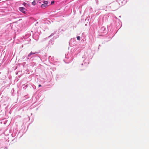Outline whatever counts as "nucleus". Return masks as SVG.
<instances>
[{
	"label": "nucleus",
	"mask_w": 149,
	"mask_h": 149,
	"mask_svg": "<svg viewBox=\"0 0 149 149\" xmlns=\"http://www.w3.org/2000/svg\"><path fill=\"white\" fill-rule=\"evenodd\" d=\"M19 10L23 12L24 13L25 12V9L24 8L20 7L19 8Z\"/></svg>",
	"instance_id": "nucleus-1"
},
{
	"label": "nucleus",
	"mask_w": 149,
	"mask_h": 149,
	"mask_svg": "<svg viewBox=\"0 0 149 149\" xmlns=\"http://www.w3.org/2000/svg\"><path fill=\"white\" fill-rule=\"evenodd\" d=\"M35 54V53L31 52L30 53H29L28 55L27 58L28 59H29V58L31 57V55L33 54Z\"/></svg>",
	"instance_id": "nucleus-2"
},
{
	"label": "nucleus",
	"mask_w": 149,
	"mask_h": 149,
	"mask_svg": "<svg viewBox=\"0 0 149 149\" xmlns=\"http://www.w3.org/2000/svg\"><path fill=\"white\" fill-rule=\"evenodd\" d=\"M87 54H84V55H83L82 57V58L84 59H86L87 58Z\"/></svg>",
	"instance_id": "nucleus-3"
},
{
	"label": "nucleus",
	"mask_w": 149,
	"mask_h": 149,
	"mask_svg": "<svg viewBox=\"0 0 149 149\" xmlns=\"http://www.w3.org/2000/svg\"><path fill=\"white\" fill-rule=\"evenodd\" d=\"M47 6V4H42L41 5V6L42 8H44L45 7H46Z\"/></svg>",
	"instance_id": "nucleus-4"
},
{
	"label": "nucleus",
	"mask_w": 149,
	"mask_h": 149,
	"mask_svg": "<svg viewBox=\"0 0 149 149\" xmlns=\"http://www.w3.org/2000/svg\"><path fill=\"white\" fill-rule=\"evenodd\" d=\"M36 1L35 0H34L32 3V5L35 6L36 4Z\"/></svg>",
	"instance_id": "nucleus-5"
},
{
	"label": "nucleus",
	"mask_w": 149,
	"mask_h": 149,
	"mask_svg": "<svg viewBox=\"0 0 149 149\" xmlns=\"http://www.w3.org/2000/svg\"><path fill=\"white\" fill-rule=\"evenodd\" d=\"M43 3L44 4H47L48 3V2L47 1H44L43 2Z\"/></svg>",
	"instance_id": "nucleus-6"
},
{
	"label": "nucleus",
	"mask_w": 149,
	"mask_h": 149,
	"mask_svg": "<svg viewBox=\"0 0 149 149\" xmlns=\"http://www.w3.org/2000/svg\"><path fill=\"white\" fill-rule=\"evenodd\" d=\"M77 39L79 40H80V37L79 36H78L77 37Z\"/></svg>",
	"instance_id": "nucleus-7"
},
{
	"label": "nucleus",
	"mask_w": 149,
	"mask_h": 149,
	"mask_svg": "<svg viewBox=\"0 0 149 149\" xmlns=\"http://www.w3.org/2000/svg\"><path fill=\"white\" fill-rule=\"evenodd\" d=\"M101 29L102 30H105V29L104 27H102L101 28Z\"/></svg>",
	"instance_id": "nucleus-8"
},
{
	"label": "nucleus",
	"mask_w": 149,
	"mask_h": 149,
	"mask_svg": "<svg viewBox=\"0 0 149 149\" xmlns=\"http://www.w3.org/2000/svg\"><path fill=\"white\" fill-rule=\"evenodd\" d=\"M23 5H24V6H26V5H27V3H23Z\"/></svg>",
	"instance_id": "nucleus-9"
},
{
	"label": "nucleus",
	"mask_w": 149,
	"mask_h": 149,
	"mask_svg": "<svg viewBox=\"0 0 149 149\" xmlns=\"http://www.w3.org/2000/svg\"><path fill=\"white\" fill-rule=\"evenodd\" d=\"M37 1V2H38V3H41L40 1V0H39V1Z\"/></svg>",
	"instance_id": "nucleus-10"
},
{
	"label": "nucleus",
	"mask_w": 149,
	"mask_h": 149,
	"mask_svg": "<svg viewBox=\"0 0 149 149\" xmlns=\"http://www.w3.org/2000/svg\"><path fill=\"white\" fill-rule=\"evenodd\" d=\"M54 1H52V2H51V3L52 4L53 3H54Z\"/></svg>",
	"instance_id": "nucleus-11"
},
{
	"label": "nucleus",
	"mask_w": 149,
	"mask_h": 149,
	"mask_svg": "<svg viewBox=\"0 0 149 149\" xmlns=\"http://www.w3.org/2000/svg\"><path fill=\"white\" fill-rule=\"evenodd\" d=\"M41 86V85L40 84H39L38 86L39 87H40Z\"/></svg>",
	"instance_id": "nucleus-12"
},
{
	"label": "nucleus",
	"mask_w": 149,
	"mask_h": 149,
	"mask_svg": "<svg viewBox=\"0 0 149 149\" xmlns=\"http://www.w3.org/2000/svg\"><path fill=\"white\" fill-rule=\"evenodd\" d=\"M4 149H7V148H4Z\"/></svg>",
	"instance_id": "nucleus-13"
}]
</instances>
